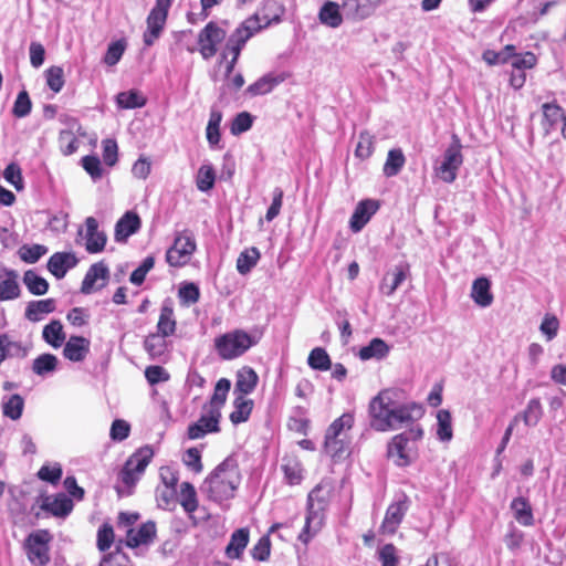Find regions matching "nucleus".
Returning <instances> with one entry per match:
<instances>
[{"mask_svg": "<svg viewBox=\"0 0 566 566\" xmlns=\"http://www.w3.org/2000/svg\"><path fill=\"white\" fill-rule=\"evenodd\" d=\"M396 391L384 389L368 405L369 427L378 432L397 430L422 418L424 409L416 402L399 403Z\"/></svg>", "mask_w": 566, "mask_h": 566, "instance_id": "f257e3e1", "label": "nucleus"}, {"mask_svg": "<svg viewBox=\"0 0 566 566\" xmlns=\"http://www.w3.org/2000/svg\"><path fill=\"white\" fill-rule=\"evenodd\" d=\"M240 483L239 470L229 460L219 464L206 479L201 490L214 502H222L234 495Z\"/></svg>", "mask_w": 566, "mask_h": 566, "instance_id": "f03ea898", "label": "nucleus"}, {"mask_svg": "<svg viewBox=\"0 0 566 566\" xmlns=\"http://www.w3.org/2000/svg\"><path fill=\"white\" fill-rule=\"evenodd\" d=\"M259 338L243 329H234L214 338V349L223 360L235 359L256 345Z\"/></svg>", "mask_w": 566, "mask_h": 566, "instance_id": "7ed1b4c3", "label": "nucleus"}, {"mask_svg": "<svg viewBox=\"0 0 566 566\" xmlns=\"http://www.w3.org/2000/svg\"><path fill=\"white\" fill-rule=\"evenodd\" d=\"M322 492L323 488L318 484L307 495V514L305 517V524L298 534V539L305 545L323 525L324 512L327 507L328 500L322 494Z\"/></svg>", "mask_w": 566, "mask_h": 566, "instance_id": "20e7f679", "label": "nucleus"}, {"mask_svg": "<svg viewBox=\"0 0 566 566\" xmlns=\"http://www.w3.org/2000/svg\"><path fill=\"white\" fill-rule=\"evenodd\" d=\"M52 536L46 530L30 533L24 541V551L32 566H45L50 563V542Z\"/></svg>", "mask_w": 566, "mask_h": 566, "instance_id": "39448f33", "label": "nucleus"}, {"mask_svg": "<svg viewBox=\"0 0 566 566\" xmlns=\"http://www.w3.org/2000/svg\"><path fill=\"white\" fill-rule=\"evenodd\" d=\"M196 248L197 244L191 231L177 232L174 244L166 252V261L171 266H184L189 262Z\"/></svg>", "mask_w": 566, "mask_h": 566, "instance_id": "423d86ee", "label": "nucleus"}, {"mask_svg": "<svg viewBox=\"0 0 566 566\" xmlns=\"http://www.w3.org/2000/svg\"><path fill=\"white\" fill-rule=\"evenodd\" d=\"M462 144L458 135L453 134L451 143L444 151L443 160L438 167V175L444 182H453L457 178V171L463 163L461 153Z\"/></svg>", "mask_w": 566, "mask_h": 566, "instance_id": "0eeeda50", "label": "nucleus"}, {"mask_svg": "<svg viewBox=\"0 0 566 566\" xmlns=\"http://www.w3.org/2000/svg\"><path fill=\"white\" fill-rule=\"evenodd\" d=\"M153 457V449L148 446H145L134 452L128 458L120 472L122 482L128 486L134 485L146 470Z\"/></svg>", "mask_w": 566, "mask_h": 566, "instance_id": "6e6552de", "label": "nucleus"}, {"mask_svg": "<svg viewBox=\"0 0 566 566\" xmlns=\"http://www.w3.org/2000/svg\"><path fill=\"white\" fill-rule=\"evenodd\" d=\"M411 501L405 492H400L386 510L385 517L380 525L382 534L392 535L401 524L405 515L409 511Z\"/></svg>", "mask_w": 566, "mask_h": 566, "instance_id": "1a4fd4ad", "label": "nucleus"}, {"mask_svg": "<svg viewBox=\"0 0 566 566\" xmlns=\"http://www.w3.org/2000/svg\"><path fill=\"white\" fill-rule=\"evenodd\" d=\"M387 457L398 468H405L412 464L417 460L418 454L409 447L405 434H396L387 444Z\"/></svg>", "mask_w": 566, "mask_h": 566, "instance_id": "9d476101", "label": "nucleus"}, {"mask_svg": "<svg viewBox=\"0 0 566 566\" xmlns=\"http://www.w3.org/2000/svg\"><path fill=\"white\" fill-rule=\"evenodd\" d=\"M77 237L85 240V250L91 254H96L105 249L106 233L98 229V221L94 217L85 219V228L77 230Z\"/></svg>", "mask_w": 566, "mask_h": 566, "instance_id": "9b49d317", "label": "nucleus"}, {"mask_svg": "<svg viewBox=\"0 0 566 566\" xmlns=\"http://www.w3.org/2000/svg\"><path fill=\"white\" fill-rule=\"evenodd\" d=\"M273 21L279 23V17L275 15ZM272 20L266 19L265 17L260 18L259 13L253 14L252 17L244 20L229 36L228 40L235 42L242 46L261 29L270 25Z\"/></svg>", "mask_w": 566, "mask_h": 566, "instance_id": "f8f14e48", "label": "nucleus"}, {"mask_svg": "<svg viewBox=\"0 0 566 566\" xmlns=\"http://www.w3.org/2000/svg\"><path fill=\"white\" fill-rule=\"evenodd\" d=\"M226 32L217 23L209 22L198 35L199 51L205 60L217 53V45L223 41Z\"/></svg>", "mask_w": 566, "mask_h": 566, "instance_id": "ddd939ff", "label": "nucleus"}, {"mask_svg": "<svg viewBox=\"0 0 566 566\" xmlns=\"http://www.w3.org/2000/svg\"><path fill=\"white\" fill-rule=\"evenodd\" d=\"M384 0H342V9L347 18L363 21L371 17Z\"/></svg>", "mask_w": 566, "mask_h": 566, "instance_id": "4468645a", "label": "nucleus"}, {"mask_svg": "<svg viewBox=\"0 0 566 566\" xmlns=\"http://www.w3.org/2000/svg\"><path fill=\"white\" fill-rule=\"evenodd\" d=\"M378 209L377 200L365 199L358 202L349 220L350 230L355 233L360 232Z\"/></svg>", "mask_w": 566, "mask_h": 566, "instance_id": "2eb2a0df", "label": "nucleus"}, {"mask_svg": "<svg viewBox=\"0 0 566 566\" xmlns=\"http://www.w3.org/2000/svg\"><path fill=\"white\" fill-rule=\"evenodd\" d=\"M78 259L73 252H55L48 261V270L57 279L65 276L69 270L75 268Z\"/></svg>", "mask_w": 566, "mask_h": 566, "instance_id": "dca6fc26", "label": "nucleus"}, {"mask_svg": "<svg viewBox=\"0 0 566 566\" xmlns=\"http://www.w3.org/2000/svg\"><path fill=\"white\" fill-rule=\"evenodd\" d=\"M91 349V342L84 336L72 335L65 342L63 348V356L70 361L81 363L88 355Z\"/></svg>", "mask_w": 566, "mask_h": 566, "instance_id": "f3484780", "label": "nucleus"}, {"mask_svg": "<svg viewBox=\"0 0 566 566\" xmlns=\"http://www.w3.org/2000/svg\"><path fill=\"white\" fill-rule=\"evenodd\" d=\"M156 536V524L153 521L143 523L137 530L128 528L125 545L130 548L148 545Z\"/></svg>", "mask_w": 566, "mask_h": 566, "instance_id": "a211bd4d", "label": "nucleus"}, {"mask_svg": "<svg viewBox=\"0 0 566 566\" xmlns=\"http://www.w3.org/2000/svg\"><path fill=\"white\" fill-rule=\"evenodd\" d=\"M142 226L139 216L134 211H127L115 224L114 239L116 242H126V240L136 233Z\"/></svg>", "mask_w": 566, "mask_h": 566, "instance_id": "6ab92c4d", "label": "nucleus"}, {"mask_svg": "<svg viewBox=\"0 0 566 566\" xmlns=\"http://www.w3.org/2000/svg\"><path fill=\"white\" fill-rule=\"evenodd\" d=\"M283 76L281 74L268 73L250 84L244 91L243 96L253 98L271 93L281 82Z\"/></svg>", "mask_w": 566, "mask_h": 566, "instance_id": "aec40b11", "label": "nucleus"}, {"mask_svg": "<svg viewBox=\"0 0 566 566\" xmlns=\"http://www.w3.org/2000/svg\"><path fill=\"white\" fill-rule=\"evenodd\" d=\"M108 277L109 270L104 262L101 261L92 264L82 281L81 293L85 295L91 294L94 291L95 284L98 280L103 281L99 287L105 286Z\"/></svg>", "mask_w": 566, "mask_h": 566, "instance_id": "412c9836", "label": "nucleus"}, {"mask_svg": "<svg viewBox=\"0 0 566 566\" xmlns=\"http://www.w3.org/2000/svg\"><path fill=\"white\" fill-rule=\"evenodd\" d=\"M73 501L64 493L44 497L41 509L56 517H65L73 510Z\"/></svg>", "mask_w": 566, "mask_h": 566, "instance_id": "4be33fe9", "label": "nucleus"}, {"mask_svg": "<svg viewBox=\"0 0 566 566\" xmlns=\"http://www.w3.org/2000/svg\"><path fill=\"white\" fill-rule=\"evenodd\" d=\"M259 381V376L251 367L244 366L237 371L234 394L247 396L253 392Z\"/></svg>", "mask_w": 566, "mask_h": 566, "instance_id": "5701e85b", "label": "nucleus"}, {"mask_svg": "<svg viewBox=\"0 0 566 566\" xmlns=\"http://www.w3.org/2000/svg\"><path fill=\"white\" fill-rule=\"evenodd\" d=\"M409 273L408 265L399 264L394 268L390 273H387L380 284V291L390 296L402 284Z\"/></svg>", "mask_w": 566, "mask_h": 566, "instance_id": "b1692460", "label": "nucleus"}, {"mask_svg": "<svg viewBox=\"0 0 566 566\" xmlns=\"http://www.w3.org/2000/svg\"><path fill=\"white\" fill-rule=\"evenodd\" d=\"M250 538L249 530L245 527L235 530L226 547V555L231 559H238L243 554Z\"/></svg>", "mask_w": 566, "mask_h": 566, "instance_id": "393cba45", "label": "nucleus"}, {"mask_svg": "<svg viewBox=\"0 0 566 566\" xmlns=\"http://www.w3.org/2000/svg\"><path fill=\"white\" fill-rule=\"evenodd\" d=\"M471 297L481 307H488L493 302V295L491 293V281L481 276L473 281Z\"/></svg>", "mask_w": 566, "mask_h": 566, "instance_id": "a878e982", "label": "nucleus"}, {"mask_svg": "<svg viewBox=\"0 0 566 566\" xmlns=\"http://www.w3.org/2000/svg\"><path fill=\"white\" fill-rule=\"evenodd\" d=\"M342 4L334 1H325L319 9L318 20L322 24L336 29L343 23L340 13Z\"/></svg>", "mask_w": 566, "mask_h": 566, "instance_id": "bb28decb", "label": "nucleus"}, {"mask_svg": "<svg viewBox=\"0 0 566 566\" xmlns=\"http://www.w3.org/2000/svg\"><path fill=\"white\" fill-rule=\"evenodd\" d=\"M167 336L158 333L149 334L144 340V348L150 359L164 360L167 356Z\"/></svg>", "mask_w": 566, "mask_h": 566, "instance_id": "cd10ccee", "label": "nucleus"}, {"mask_svg": "<svg viewBox=\"0 0 566 566\" xmlns=\"http://www.w3.org/2000/svg\"><path fill=\"white\" fill-rule=\"evenodd\" d=\"M55 307L56 303L53 298L31 301L25 307L24 316L30 322H39L43 315L54 312Z\"/></svg>", "mask_w": 566, "mask_h": 566, "instance_id": "c85d7f7f", "label": "nucleus"}, {"mask_svg": "<svg viewBox=\"0 0 566 566\" xmlns=\"http://www.w3.org/2000/svg\"><path fill=\"white\" fill-rule=\"evenodd\" d=\"M166 21V17H163L158 13L149 12L146 20L147 30L145 31L143 36L146 46H151L156 42V40H158L165 28Z\"/></svg>", "mask_w": 566, "mask_h": 566, "instance_id": "c756f323", "label": "nucleus"}, {"mask_svg": "<svg viewBox=\"0 0 566 566\" xmlns=\"http://www.w3.org/2000/svg\"><path fill=\"white\" fill-rule=\"evenodd\" d=\"M511 510L520 524L524 526H532L534 524L533 510L526 497H515L511 503Z\"/></svg>", "mask_w": 566, "mask_h": 566, "instance_id": "7c9ffc66", "label": "nucleus"}, {"mask_svg": "<svg viewBox=\"0 0 566 566\" xmlns=\"http://www.w3.org/2000/svg\"><path fill=\"white\" fill-rule=\"evenodd\" d=\"M222 120V113L217 107H211L209 122L206 128V136L208 144L211 148H217L220 144V124Z\"/></svg>", "mask_w": 566, "mask_h": 566, "instance_id": "2f4dec72", "label": "nucleus"}, {"mask_svg": "<svg viewBox=\"0 0 566 566\" xmlns=\"http://www.w3.org/2000/svg\"><path fill=\"white\" fill-rule=\"evenodd\" d=\"M42 338L53 348H59L65 343L63 325L59 319H53L43 327Z\"/></svg>", "mask_w": 566, "mask_h": 566, "instance_id": "473e14b6", "label": "nucleus"}, {"mask_svg": "<svg viewBox=\"0 0 566 566\" xmlns=\"http://www.w3.org/2000/svg\"><path fill=\"white\" fill-rule=\"evenodd\" d=\"M389 350L390 348L384 339L373 338L367 346L359 349L358 356L361 360L382 359L388 355Z\"/></svg>", "mask_w": 566, "mask_h": 566, "instance_id": "72a5a7b5", "label": "nucleus"}, {"mask_svg": "<svg viewBox=\"0 0 566 566\" xmlns=\"http://www.w3.org/2000/svg\"><path fill=\"white\" fill-rule=\"evenodd\" d=\"M543 111V127L545 134L548 135L552 129L557 125L559 120H564L565 116L563 108L555 102L544 103L542 105Z\"/></svg>", "mask_w": 566, "mask_h": 566, "instance_id": "f704fd0d", "label": "nucleus"}, {"mask_svg": "<svg viewBox=\"0 0 566 566\" xmlns=\"http://www.w3.org/2000/svg\"><path fill=\"white\" fill-rule=\"evenodd\" d=\"M176 331V319L174 308L170 303L165 302L160 308V315L157 323V333L164 336H171Z\"/></svg>", "mask_w": 566, "mask_h": 566, "instance_id": "c9c22d12", "label": "nucleus"}, {"mask_svg": "<svg viewBox=\"0 0 566 566\" xmlns=\"http://www.w3.org/2000/svg\"><path fill=\"white\" fill-rule=\"evenodd\" d=\"M3 416L11 420H19L24 409V399L19 394L4 396L2 398Z\"/></svg>", "mask_w": 566, "mask_h": 566, "instance_id": "e433bc0d", "label": "nucleus"}, {"mask_svg": "<svg viewBox=\"0 0 566 566\" xmlns=\"http://www.w3.org/2000/svg\"><path fill=\"white\" fill-rule=\"evenodd\" d=\"M405 163L406 158L400 148L390 149L382 168L384 175L388 178L397 176L405 166Z\"/></svg>", "mask_w": 566, "mask_h": 566, "instance_id": "4c0bfd02", "label": "nucleus"}, {"mask_svg": "<svg viewBox=\"0 0 566 566\" xmlns=\"http://www.w3.org/2000/svg\"><path fill=\"white\" fill-rule=\"evenodd\" d=\"M145 96L137 90L120 92L116 96V103L119 108L134 109L146 105Z\"/></svg>", "mask_w": 566, "mask_h": 566, "instance_id": "58836bf2", "label": "nucleus"}, {"mask_svg": "<svg viewBox=\"0 0 566 566\" xmlns=\"http://www.w3.org/2000/svg\"><path fill=\"white\" fill-rule=\"evenodd\" d=\"M59 359L55 355L45 353L38 356L32 364V371L41 377H45L56 370Z\"/></svg>", "mask_w": 566, "mask_h": 566, "instance_id": "ea45409f", "label": "nucleus"}, {"mask_svg": "<svg viewBox=\"0 0 566 566\" xmlns=\"http://www.w3.org/2000/svg\"><path fill=\"white\" fill-rule=\"evenodd\" d=\"M23 283L28 291L33 295H44L49 291L48 281L39 275L34 270H28L23 274Z\"/></svg>", "mask_w": 566, "mask_h": 566, "instance_id": "a19ab883", "label": "nucleus"}, {"mask_svg": "<svg viewBox=\"0 0 566 566\" xmlns=\"http://www.w3.org/2000/svg\"><path fill=\"white\" fill-rule=\"evenodd\" d=\"M234 410L230 415V420L234 423L245 422L252 411L253 401L247 399L245 396L238 395L233 401Z\"/></svg>", "mask_w": 566, "mask_h": 566, "instance_id": "79ce46f5", "label": "nucleus"}, {"mask_svg": "<svg viewBox=\"0 0 566 566\" xmlns=\"http://www.w3.org/2000/svg\"><path fill=\"white\" fill-rule=\"evenodd\" d=\"M515 56V46L513 44L505 45L501 51L485 50L482 59L489 65L505 64Z\"/></svg>", "mask_w": 566, "mask_h": 566, "instance_id": "37998d69", "label": "nucleus"}, {"mask_svg": "<svg viewBox=\"0 0 566 566\" xmlns=\"http://www.w3.org/2000/svg\"><path fill=\"white\" fill-rule=\"evenodd\" d=\"M543 407L539 398H532L522 413H518L520 419H523L525 426L535 427L543 417Z\"/></svg>", "mask_w": 566, "mask_h": 566, "instance_id": "c03bdc74", "label": "nucleus"}, {"mask_svg": "<svg viewBox=\"0 0 566 566\" xmlns=\"http://www.w3.org/2000/svg\"><path fill=\"white\" fill-rule=\"evenodd\" d=\"M216 171L211 164H203L197 172L196 186L201 192H208L214 187Z\"/></svg>", "mask_w": 566, "mask_h": 566, "instance_id": "a18cd8bd", "label": "nucleus"}, {"mask_svg": "<svg viewBox=\"0 0 566 566\" xmlns=\"http://www.w3.org/2000/svg\"><path fill=\"white\" fill-rule=\"evenodd\" d=\"M179 502L188 514H192L198 507L197 493L193 485L182 482L179 491Z\"/></svg>", "mask_w": 566, "mask_h": 566, "instance_id": "49530a36", "label": "nucleus"}, {"mask_svg": "<svg viewBox=\"0 0 566 566\" xmlns=\"http://www.w3.org/2000/svg\"><path fill=\"white\" fill-rule=\"evenodd\" d=\"M306 413L307 409L305 407H296L289 418V429L302 434H307L311 421L306 417Z\"/></svg>", "mask_w": 566, "mask_h": 566, "instance_id": "de8ad7c7", "label": "nucleus"}, {"mask_svg": "<svg viewBox=\"0 0 566 566\" xmlns=\"http://www.w3.org/2000/svg\"><path fill=\"white\" fill-rule=\"evenodd\" d=\"M308 366L318 371H326L332 368V360L325 348L315 347L307 357Z\"/></svg>", "mask_w": 566, "mask_h": 566, "instance_id": "09e8293b", "label": "nucleus"}, {"mask_svg": "<svg viewBox=\"0 0 566 566\" xmlns=\"http://www.w3.org/2000/svg\"><path fill=\"white\" fill-rule=\"evenodd\" d=\"M49 249L42 244H23L18 250L19 258L28 264L38 262L48 253Z\"/></svg>", "mask_w": 566, "mask_h": 566, "instance_id": "8fccbe9b", "label": "nucleus"}, {"mask_svg": "<svg viewBox=\"0 0 566 566\" xmlns=\"http://www.w3.org/2000/svg\"><path fill=\"white\" fill-rule=\"evenodd\" d=\"M18 273H10V277L0 282V301H11L20 296L21 290L18 283Z\"/></svg>", "mask_w": 566, "mask_h": 566, "instance_id": "3c124183", "label": "nucleus"}, {"mask_svg": "<svg viewBox=\"0 0 566 566\" xmlns=\"http://www.w3.org/2000/svg\"><path fill=\"white\" fill-rule=\"evenodd\" d=\"M437 436L440 441H450L453 437L452 417L449 410L441 409L437 413Z\"/></svg>", "mask_w": 566, "mask_h": 566, "instance_id": "603ef678", "label": "nucleus"}, {"mask_svg": "<svg viewBox=\"0 0 566 566\" xmlns=\"http://www.w3.org/2000/svg\"><path fill=\"white\" fill-rule=\"evenodd\" d=\"M0 347L3 348L6 359L11 357L24 358L28 355V349L22 343L11 340L8 334H0Z\"/></svg>", "mask_w": 566, "mask_h": 566, "instance_id": "864d4df0", "label": "nucleus"}, {"mask_svg": "<svg viewBox=\"0 0 566 566\" xmlns=\"http://www.w3.org/2000/svg\"><path fill=\"white\" fill-rule=\"evenodd\" d=\"M354 421V413H343L328 426L325 437H340L343 431L350 430L353 428Z\"/></svg>", "mask_w": 566, "mask_h": 566, "instance_id": "5fc2aeb1", "label": "nucleus"}, {"mask_svg": "<svg viewBox=\"0 0 566 566\" xmlns=\"http://www.w3.org/2000/svg\"><path fill=\"white\" fill-rule=\"evenodd\" d=\"M374 153V136L363 130L359 134L358 143L355 149V156L361 160L369 158Z\"/></svg>", "mask_w": 566, "mask_h": 566, "instance_id": "6e6d98bb", "label": "nucleus"}, {"mask_svg": "<svg viewBox=\"0 0 566 566\" xmlns=\"http://www.w3.org/2000/svg\"><path fill=\"white\" fill-rule=\"evenodd\" d=\"M260 253L258 249L251 248L240 253L237 260V270L240 274H247L256 264Z\"/></svg>", "mask_w": 566, "mask_h": 566, "instance_id": "4d7b16f0", "label": "nucleus"}, {"mask_svg": "<svg viewBox=\"0 0 566 566\" xmlns=\"http://www.w3.org/2000/svg\"><path fill=\"white\" fill-rule=\"evenodd\" d=\"M348 444L340 437H325L324 438V450L333 459L342 458L347 451Z\"/></svg>", "mask_w": 566, "mask_h": 566, "instance_id": "13d9d810", "label": "nucleus"}, {"mask_svg": "<svg viewBox=\"0 0 566 566\" xmlns=\"http://www.w3.org/2000/svg\"><path fill=\"white\" fill-rule=\"evenodd\" d=\"M220 411L217 408L210 407V409L200 416L199 421L207 433L219 432Z\"/></svg>", "mask_w": 566, "mask_h": 566, "instance_id": "bf43d9fd", "label": "nucleus"}, {"mask_svg": "<svg viewBox=\"0 0 566 566\" xmlns=\"http://www.w3.org/2000/svg\"><path fill=\"white\" fill-rule=\"evenodd\" d=\"M178 296L182 304L191 305L198 302L200 297V290L197 284L186 282L180 285Z\"/></svg>", "mask_w": 566, "mask_h": 566, "instance_id": "052dcab7", "label": "nucleus"}, {"mask_svg": "<svg viewBox=\"0 0 566 566\" xmlns=\"http://www.w3.org/2000/svg\"><path fill=\"white\" fill-rule=\"evenodd\" d=\"M31 109L32 102L30 99L28 92L25 90L19 92L12 107L13 116L18 118H23L31 113Z\"/></svg>", "mask_w": 566, "mask_h": 566, "instance_id": "680f3d73", "label": "nucleus"}, {"mask_svg": "<svg viewBox=\"0 0 566 566\" xmlns=\"http://www.w3.org/2000/svg\"><path fill=\"white\" fill-rule=\"evenodd\" d=\"M125 49H126V43L125 41L123 40H118V41H115V42H112L108 48H107V51L104 55V63L109 65V66H114L115 64H117L124 52H125Z\"/></svg>", "mask_w": 566, "mask_h": 566, "instance_id": "e2e57ef3", "label": "nucleus"}, {"mask_svg": "<svg viewBox=\"0 0 566 566\" xmlns=\"http://www.w3.org/2000/svg\"><path fill=\"white\" fill-rule=\"evenodd\" d=\"M176 483H177L176 478H172L169 483L167 481H165V484L167 488L165 490L158 492V494H157V501H158L159 507L169 510L170 506L175 504V497H176L175 485H176Z\"/></svg>", "mask_w": 566, "mask_h": 566, "instance_id": "0e129e2a", "label": "nucleus"}, {"mask_svg": "<svg viewBox=\"0 0 566 566\" xmlns=\"http://www.w3.org/2000/svg\"><path fill=\"white\" fill-rule=\"evenodd\" d=\"M253 116L248 112L239 113L232 120L230 130L234 136L241 135L249 130L253 124Z\"/></svg>", "mask_w": 566, "mask_h": 566, "instance_id": "69168bd1", "label": "nucleus"}, {"mask_svg": "<svg viewBox=\"0 0 566 566\" xmlns=\"http://www.w3.org/2000/svg\"><path fill=\"white\" fill-rule=\"evenodd\" d=\"M230 387V380L227 378H221L218 380L214 387L213 396L211 398V407L219 409V407L226 402Z\"/></svg>", "mask_w": 566, "mask_h": 566, "instance_id": "338daca9", "label": "nucleus"}, {"mask_svg": "<svg viewBox=\"0 0 566 566\" xmlns=\"http://www.w3.org/2000/svg\"><path fill=\"white\" fill-rule=\"evenodd\" d=\"M114 542V530L112 525L104 523L97 531V548L101 552H106L111 548Z\"/></svg>", "mask_w": 566, "mask_h": 566, "instance_id": "774afa93", "label": "nucleus"}]
</instances>
